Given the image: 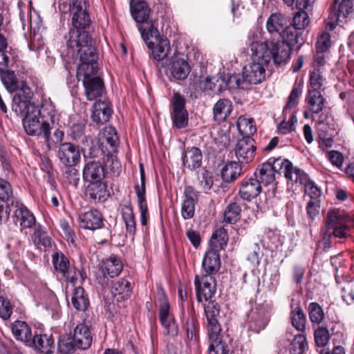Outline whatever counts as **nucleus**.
Returning a JSON list of instances; mask_svg holds the SVG:
<instances>
[{"instance_id": "f257e3e1", "label": "nucleus", "mask_w": 354, "mask_h": 354, "mask_svg": "<svg viewBox=\"0 0 354 354\" xmlns=\"http://www.w3.org/2000/svg\"><path fill=\"white\" fill-rule=\"evenodd\" d=\"M53 120L54 117L53 106L47 103H42L40 106H30L23 113L17 114L23 118V125L27 134L32 136H43L48 150L57 148L64 136V133L57 129L53 136H51L50 126L46 120V115Z\"/></svg>"}, {"instance_id": "f03ea898", "label": "nucleus", "mask_w": 354, "mask_h": 354, "mask_svg": "<svg viewBox=\"0 0 354 354\" xmlns=\"http://www.w3.org/2000/svg\"><path fill=\"white\" fill-rule=\"evenodd\" d=\"M283 173L286 179L295 183L302 184L306 175L301 169L294 167L288 159L281 157L270 158L267 162L261 163L256 169L254 176L261 185L265 186L276 185V174Z\"/></svg>"}, {"instance_id": "7ed1b4c3", "label": "nucleus", "mask_w": 354, "mask_h": 354, "mask_svg": "<svg viewBox=\"0 0 354 354\" xmlns=\"http://www.w3.org/2000/svg\"><path fill=\"white\" fill-rule=\"evenodd\" d=\"M66 44L68 48H77L80 63L77 74L98 71L97 50L93 45V40L88 31L72 35L67 39Z\"/></svg>"}, {"instance_id": "20e7f679", "label": "nucleus", "mask_w": 354, "mask_h": 354, "mask_svg": "<svg viewBox=\"0 0 354 354\" xmlns=\"http://www.w3.org/2000/svg\"><path fill=\"white\" fill-rule=\"evenodd\" d=\"M252 62L243 67L241 74H234L230 77L229 81L234 82L239 88H244L249 84H257L266 78V66L269 64L264 60L261 53L251 50Z\"/></svg>"}, {"instance_id": "39448f33", "label": "nucleus", "mask_w": 354, "mask_h": 354, "mask_svg": "<svg viewBox=\"0 0 354 354\" xmlns=\"http://www.w3.org/2000/svg\"><path fill=\"white\" fill-rule=\"evenodd\" d=\"M130 11L133 19L138 24L143 40L147 47L151 48L152 44L147 40L150 37L157 38L159 32L156 27L155 21L151 18V10L149 4L143 0H131Z\"/></svg>"}, {"instance_id": "423d86ee", "label": "nucleus", "mask_w": 354, "mask_h": 354, "mask_svg": "<svg viewBox=\"0 0 354 354\" xmlns=\"http://www.w3.org/2000/svg\"><path fill=\"white\" fill-rule=\"evenodd\" d=\"M250 47V50L261 53L264 60L268 63L272 59L276 64H280L289 59L292 50L282 39L277 41H252Z\"/></svg>"}, {"instance_id": "0eeeda50", "label": "nucleus", "mask_w": 354, "mask_h": 354, "mask_svg": "<svg viewBox=\"0 0 354 354\" xmlns=\"http://www.w3.org/2000/svg\"><path fill=\"white\" fill-rule=\"evenodd\" d=\"M98 71L77 74L78 80L82 79L84 95L89 101L97 100L105 93L103 80L97 75Z\"/></svg>"}, {"instance_id": "6e6552de", "label": "nucleus", "mask_w": 354, "mask_h": 354, "mask_svg": "<svg viewBox=\"0 0 354 354\" xmlns=\"http://www.w3.org/2000/svg\"><path fill=\"white\" fill-rule=\"evenodd\" d=\"M88 7L89 4L86 0H75L73 1L74 13L72 18V24L75 29L69 32L68 36L66 37V39L75 33L79 34L87 31L86 28L91 24L88 12Z\"/></svg>"}, {"instance_id": "1a4fd4ad", "label": "nucleus", "mask_w": 354, "mask_h": 354, "mask_svg": "<svg viewBox=\"0 0 354 354\" xmlns=\"http://www.w3.org/2000/svg\"><path fill=\"white\" fill-rule=\"evenodd\" d=\"M79 147H80V152L82 153L85 159H93L99 158L101 155H104L107 158L106 162L111 161L113 165L118 166L120 165L116 160L114 161L111 151L104 149V142L100 140H95L92 136L87 137V140H85Z\"/></svg>"}, {"instance_id": "9d476101", "label": "nucleus", "mask_w": 354, "mask_h": 354, "mask_svg": "<svg viewBox=\"0 0 354 354\" xmlns=\"http://www.w3.org/2000/svg\"><path fill=\"white\" fill-rule=\"evenodd\" d=\"M185 97L179 92H174L171 102V118L173 126L180 129L188 124L189 115L185 108Z\"/></svg>"}, {"instance_id": "9b49d317", "label": "nucleus", "mask_w": 354, "mask_h": 354, "mask_svg": "<svg viewBox=\"0 0 354 354\" xmlns=\"http://www.w3.org/2000/svg\"><path fill=\"white\" fill-rule=\"evenodd\" d=\"M191 66L189 62L179 57H172L169 63L162 68L169 78V81L185 80L190 73Z\"/></svg>"}, {"instance_id": "f8f14e48", "label": "nucleus", "mask_w": 354, "mask_h": 354, "mask_svg": "<svg viewBox=\"0 0 354 354\" xmlns=\"http://www.w3.org/2000/svg\"><path fill=\"white\" fill-rule=\"evenodd\" d=\"M13 96L12 110L16 114L23 113L25 111L30 109V106H37L30 100L33 97V92L24 81H21L19 84V89Z\"/></svg>"}, {"instance_id": "ddd939ff", "label": "nucleus", "mask_w": 354, "mask_h": 354, "mask_svg": "<svg viewBox=\"0 0 354 354\" xmlns=\"http://www.w3.org/2000/svg\"><path fill=\"white\" fill-rule=\"evenodd\" d=\"M194 284L198 302H202L203 299L210 300L216 292V281L214 276L204 274L201 276L196 275Z\"/></svg>"}, {"instance_id": "4468645a", "label": "nucleus", "mask_w": 354, "mask_h": 354, "mask_svg": "<svg viewBox=\"0 0 354 354\" xmlns=\"http://www.w3.org/2000/svg\"><path fill=\"white\" fill-rule=\"evenodd\" d=\"M57 157L63 166L77 165L80 162L81 152L79 146L63 140L57 145Z\"/></svg>"}, {"instance_id": "2eb2a0df", "label": "nucleus", "mask_w": 354, "mask_h": 354, "mask_svg": "<svg viewBox=\"0 0 354 354\" xmlns=\"http://www.w3.org/2000/svg\"><path fill=\"white\" fill-rule=\"evenodd\" d=\"M257 147L252 137L242 138L236 143L234 149L235 155L240 164H248L254 158Z\"/></svg>"}, {"instance_id": "dca6fc26", "label": "nucleus", "mask_w": 354, "mask_h": 354, "mask_svg": "<svg viewBox=\"0 0 354 354\" xmlns=\"http://www.w3.org/2000/svg\"><path fill=\"white\" fill-rule=\"evenodd\" d=\"M123 263L121 259L116 255L112 254L110 257L102 261V271L103 276L97 277L98 283L102 286L105 287L108 286L109 279L105 275L106 272L110 277L113 278L120 274L123 269Z\"/></svg>"}, {"instance_id": "f3484780", "label": "nucleus", "mask_w": 354, "mask_h": 354, "mask_svg": "<svg viewBox=\"0 0 354 354\" xmlns=\"http://www.w3.org/2000/svg\"><path fill=\"white\" fill-rule=\"evenodd\" d=\"M183 197L181 207L182 216L185 220L191 219L195 214V206L198 201L199 192L192 186H185Z\"/></svg>"}, {"instance_id": "a211bd4d", "label": "nucleus", "mask_w": 354, "mask_h": 354, "mask_svg": "<svg viewBox=\"0 0 354 354\" xmlns=\"http://www.w3.org/2000/svg\"><path fill=\"white\" fill-rule=\"evenodd\" d=\"M155 39L158 41V44L156 46H154V44L152 41H149V39L147 40L148 42L152 44L151 48H149L151 50L153 58L156 61V67L162 73V68H164L169 61L167 56L171 50L170 43L167 39H160V35Z\"/></svg>"}, {"instance_id": "6ab92c4d", "label": "nucleus", "mask_w": 354, "mask_h": 354, "mask_svg": "<svg viewBox=\"0 0 354 354\" xmlns=\"http://www.w3.org/2000/svg\"><path fill=\"white\" fill-rule=\"evenodd\" d=\"M106 174L105 166L94 160L86 162L82 169V178L85 183L104 180Z\"/></svg>"}, {"instance_id": "aec40b11", "label": "nucleus", "mask_w": 354, "mask_h": 354, "mask_svg": "<svg viewBox=\"0 0 354 354\" xmlns=\"http://www.w3.org/2000/svg\"><path fill=\"white\" fill-rule=\"evenodd\" d=\"M86 196L93 203H103L110 196L106 183L104 181L86 183Z\"/></svg>"}, {"instance_id": "412c9836", "label": "nucleus", "mask_w": 354, "mask_h": 354, "mask_svg": "<svg viewBox=\"0 0 354 354\" xmlns=\"http://www.w3.org/2000/svg\"><path fill=\"white\" fill-rule=\"evenodd\" d=\"M113 113L112 104L109 100H96L92 107V120L97 124L107 122Z\"/></svg>"}, {"instance_id": "4be33fe9", "label": "nucleus", "mask_w": 354, "mask_h": 354, "mask_svg": "<svg viewBox=\"0 0 354 354\" xmlns=\"http://www.w3.org/2000/svg\"><path fill=\"white\" fill-rule=\"evenodd\" d=\"M248 330L259 333L268 323L269 318L261 308H252L248 314Z\"/></svg>"}, {"instance_id": "5701e85b", "label": "nucleus", "mask_w": 354, "mask_h": 354, "mask_svg": "<svg viewBox=\"0 0 354 354\" xmlns=\"http://www.w3.org/2000/svg\"><path fill=\"white\" fill-rule=\"evenodd\" d=\"M229 78L226 77L221 73H218L214 76H207L203 81H201L203 91H211L215 94H220L224 91L227 86L233 82L229 81Z\"/></svg>"}, {"instance_id": "b1692460", "label": "nucleus", "mask_w": 354, "mask_h": 354, "mask_svg": "<svg viewBox=\"0 0 354 354\" xmlns=\"http://www.w3.org/2000/svg\"><path fill=\"white\" fill-rule=\"evenodd\" d=\"M261 189V185L254 177L245 178L241 181L239 195L242 199L250 201L260 194Z\"/></svg>"}, {"instance_id": "393cba45", "label": "nucleus", "mask_w": 354, "mask_h": 354, "mask_svg": "<svg viewBox=\"0 0 354 354\" xmlns=\"http://www.w3.org/2000/svg\"><path fill=\"white\" fill-rule=\"evenodd\" d=\"M218 251L209 249L205 254L202 262V268L205 272L204 274L214 276L221 268V259Z\"/></svg>"}, {"instance_id": "a878e982", "label": "nucleus", "mask_w": 354, "mask_h": 354, "mask_svg": "<svg viewBox=\"0 0 354 354\" xmlns=\"http://www.w3.org/2000/svg\"><path fill=\"white\" fill-rule=\"evenodd\" d=\"M79 222L81 227L91 230L101 228L103 223L102 214L96 210H91L79 216Z\"/></svg>"}, {"instance_id": "bb28decb", "label": "nucleus", "mask_w": 354, "mask_h": 354, "mask_svg": "<svg viewBox=\"0 0 354 354\" xmlns=\"http://www.w3.org/2000/svg\"><path fill=\"white\" fill-rule=\"evenodd\" d=\"M72 337L76 342L77 348L86 350L92 343V337L88 326L84 323L78 324L73 330Z\"/></svg>"}, {"instance_id": "cd10ccee", "label": "nucleus", "mask_w": 354, "mask_h": 354, "mask_svg": "<svg viewBox=\"0 0 354 354\" xmlns=\"http://www.w3.org/2000/svg\"><path fill=\"white\" fill-rule=\"evenodd\" d=\"M203 153L196 147H187L185 149L183 156V165L189 170H195L201 167Z\"/></svg>"}, {"instance_id": "c85d7f7f", "label": "nucleus", "mask_w": 354, "mask_h": 354, "mask_svg": "<svg viewBox=\"0 0 354 354\" xmlns=\"http://www.w3.org/2000/svg\"><path fill=\"white\" fill-rule=\"evenodd\" d=\"M53 263L56 270L61 272L65 278L71 282L75 283L77 280L75 272L72 274L70 269V262L62 252H56L53 256Z\"/></svg>"}, {"instance_id": "c756f323", "label": "nucleus", "mask_w": 354, "mask_h": 354, "mask_svg": "<svg viewBox=\"0 0 354 354\" xmlns=\"http://www.w3.org/2000/svg\"><path fill=\"white\" fill-rule=\"evenodd\" d=\"M305 101L313 115H320L324 112L326 100L318 91H308Z\"/></svg>"}, {"instance_id": "7c9ffc66", "label": "nucleus", "mask_w": 354, "mask_h": 354, "mask_svg": "<svg viewBox=\"0 0 354 354\" xmlns=\"http://www.w3.org/2000/svg\"><path fill=\"white\" fill-rule=\"evenodd\" d=\"M29 346L44 354H52L55 349V342L52 335L35 334Z\"/></svg>"}, {"instance_id": "2f4dec72", "label": "nucleus", "mask_w": 354, "mask_h": 354, "mask_svg": "<svg viewBox=\"0 0 354 354\" xmlns=\"http://www.w3.org/2000/svg\"><path fill=\"white\" fill-rule=\"evenodd\" d=\"M335 219V216L333 213H328L324 225L322 226L319 232V239L318 240L317 247L327 249L330 247L332 239L334 237L330 232V226Z\"/></svg>"}, {"instance_id": "473e14b6", "label": "nucleus", "mask_w": 354, "mask_h": 354, "mask_svg": "<svg viewBox=\"0 0 354 354\" xmlns=\"http://www.w3.org/2000/svg\"><path fill=\"white\" fill-rule=\"evenodd\" d=\"M287 26V20L280 12L272 13L266 21V29L272 35L277 34L281 36V32Z\"/></svg>"}, {"instance_id": "72a5a7b5", "label": "nucleus", "mask_w": 354, "mask_h": 354, "mask_svg": "<svg viewBox=\"0 0 354 354\" xmlns=\"http://www.w3.org/2000/svg\"><path fill=\"white\" fill-rule=\"evenodd\" d=\"M282 41L288 44L289 47L293 49L294 46L299 44L298 48L303 44V38L301 37V30L291 24L288 26L282 32L281 36Z\"/></svg>"}, {"instance_id": "f704fd0d", "label": "nucleus", "mask_w": 354, "mask_h": 354, "mask_svg": "<svg viewBox=\"0 0 354 354\" xmlns=\"http://www.w3.org/2000/svg\"><path fill=\"white\" fill-rule=\"evenodd\" d=\"M111 292L118 301H124L131 296V283L126 279H120L112 283Z\"/></svg>"}, {"instance_id": "c9c22d12", "label": "nucleus", "mask_w": 354, "mask_h": 354, "mask_svg": "<svg viewBox=\"0 0 354 354\" xmlns=\"http://www.w3.org/2000/svg\"><path fill=\"white\" fill-rule=\"evenodd\" d=\"M15 216L16 222L19 223L22 228H30L35 224V218L26 207L23 204L16 205Z\"/></svg>"}, {"instance_id": "e433bc0d", "label": "nucleus", "mask_w": 354, "mask_h": 354, "mask_svg": "<svg viewBox=\"0 0 354 354\" xmlns=\"http://www.w3.org/2000/svg\"><path fill=\"white\" fill-rule=\"evenodd\" d=\"M242 167L241 164L236 161H229L221 170V178L225 183L234 181L241 176Z\"/></svg>"}, {"instance_id": "4c0bfd02", "label": "nucleus", "mask_w": 354, "mask_h": 354, "mask_svg": "<svg viewBox=\"0 0 354 354\" xmlns=\"http://www.w3.org/2000/svg\"><path fill=\"white\" fill-rule=\"evenodd\" d=\"M12 333L18 340H21L30 345L32 339L31 329L29 326L24 322L17 321L12 326Z\"/></svg>"}, {"instance_id": "58836bf2", "label": "nucleus", "mask_w": 354, "mask_h": 354, "mask_svg": "<svg viewBox=\"0 0 354 354\" xmlns=\"http://www.w3.org/2000/svg\"><path fill=\"white\" fill-rule=\"evenodd\" d=\"M71 301L74 308L79 311H86L89 306V299L86 291L82 287L73 290Z\"/></svg>"}, {"instance_id": "ea45409f", "label": "nucleus", "mask_w": 354, "mask_h": 354, "mask_svg": "<svg viewBox=\"0 0 354 354\" xmlns=\"http://www.w3.org/2000/svg\"><path fill=\"white\" fill-rule=\"evenodd\" d=\"M228 235L227 230L223 227L217 229L212 235L210 239V249L215 251L224 250L228 243Z\"/></svg>"}, {"instance_id": "a19ab883", "label": "nucleus", "mask_w": 354, "mask_h": 354, "mask_svg": "<svg viewBox=\"0 0 354 354\" xmlns=\"http://www.w3.org/2000/svg\"><path fill=\"white\" fill-rule=\"evenodd\" d=\"M76 165H66L61 169L62 176L64 184L77 187L80 180V174Z\"/></svg>"}, {"instance_id": "79ce46f5", "label": "nucleus", "mask_w": 354, "mask_h": 354, "mask_svg": "<svg viewBox=\"0 0 354 354\" xmlns=\"http://www.w3.org/2000/svg\"><path fill=\"white\" fill-rule=\"evenodd\" d=\"M232 112L231 102L227 99L219 100L214 106L213 113L215 120L223 121Z\"/></svg>"}, {"instance_id": "37998d69", "label": "nucleus", "mask_w": 354, "mask_h": 354, "mask_svg": "<svg viewBox=\"0 0 354 354\" xmlns=\"http://www.w3.org/2000/svg\"><path fill=\"white\" fill-rule=\"evenodd\" d=\"M290 320L292 326L299 332L303 333L306 328V317L300 306L292 308L290 312Z\"/></svg>"}, {"instance_id": "c03bdc74", "label": "nucleus", "mask_w": 354, "mask_h": 354, "mask_svg": "<svg viewBox=\"0 0 354 354\" xmlns=\"http://www.w3.org/2000/svg\"><path fill=\"white\" fill-rule=\"evenodd\" d=\"M241 207L236 202L230 203L223 212V223L235 224L241 218Z\"/></svg>"}, {"instance_id": "a18cd8bd", "label": "nucleus", "mask_w": 354, "mask_h": 354, "mask_svg": "<svg viewBox=\"0 0 354 354\" xmlns=\"http://www.w3.org/2000/svg\"><path fill=\"white\" fill-rule=\"evenodd\" d=\"M353 12V0H342L338 8L336 6L331 8L329 19L338 20L339 17L346 18Z\"/></svg>"}, {"instance_id": "49530a36", "label": "nucleus", "mask_w": 354, "mask_h": 354, "mask_svg": "<svg viewBox=\"0 0 354 354\" xmlns=\"http://www.w3.org/2000/svg\"><path fill=\"white\" fill-rule=\"evenodd\" d=\"M307 310L309 319L313 326L315 324L319 326L323 323L325 314L323 308L318 303L310 302L308 304Z\"/></svg>"}, {"instance_id": "de8ad7c7", "label": "nucleus", "mask_w": 354, "mask_h": 354, "mask_svg": "<svg viewBox=\"0 0 354 354\" xmlns=\"http://www.w3.org/2000/svg\"><path fill=\"white\" fill-rule=\"evenodd\" d=\"M236 127L243 138L251 137L257 131L254 120L243 116L238 118Z\"/></svg>"}, {"instance_id": "09e8293b", "label": "nucleus", "mask_w": 354, "mask_h": 354, "mask_svg": "<svg viewBox=\"0 0 354 354\" xmlns=\"http://www.w3.org/2000/svg\"><path fill=\"white\" fill-rule=\"evenodd\" d=\"M1 80L6 88L10 93L16 91L19 89V81L15 72L12 70H5L0 73Z\"/></svg>"}, {"instance_id": "8fccbe9b", "label": "nucleus", "mask_w": 354, "mask_h": 354, "mask_svg": "<svg viewBox=\"0 0 354 354\" xmlns=\"http://www.w3.org/2000/svg\"><path fill=\"white\" fill-rule=\"evenodd\" d=\"M187 310L189 316L187 318L186 324L185 326V330L187 331V338L191 341L196 340L197 322L194 316V309L193 304L187 302Z\"/></svg>"}, {"instance_id": "3c124183", "label": "nucleus", "mask_w": 354, "mask_h": 354, "mask_svg": "<svg viewBox=\"0 0 354 354\" xmlns=\"http://www.w3.org/2000/svg\"><path fill=\"white\" fill-rule=\"evenodd\" d=\"M328 213H333L335 216V219L330 226V232L334 237L345 238L348 235L350 227L339 221V213L336 210H329Z\"/></svg>"}, {"instance_id": "603ef678", "label": "nucleus", "mask_w": 354, "mask_h": 354, "mask_svg": "<svg viewBox=\"0 0 354 354\" xmlns=\"http://www.w3.org/2000/svg\"><path fill=\"white\" fill-rule=\"evenodd\" d=\"M77 348L76 342H75L71 333L64 335L59 337L57 349L61 354H72Z\"/></svg>"}, {"instance_id": "864d4df0", "label": "nucleus", "mask_w": 354, "mask_h": 354, "mask_svg": "<svg viewBox=\"0 0 354 354\" xmlns=\"http://www.w3.org/2000/svg\"><path fill=\"white\" fill-rule=\"evenodd\" d=\"M86 124L84 122L74 123L70 128L69 136L73 140L79 143L80 146L87 140V137H91L90 135H86Z\"/></svg>"}, {"instance_id": "5fc2aeb1", "label": "nucleus", "mask_w": 354, "mask_h": 354, "mask_svg": "<svg viewBox=\"0 0 354 354\" xmlns=\"http://www.w3.org/2000/svg\"><path fill=\"white\" fill-rule=\"evenodd\" d=\"M207 331L209 342L225 339L221 333V327L217 319L207 320Z\"/></svg>"}, {"instance_id": "6e6d98bb", "label": "nucleus", "mask_w": 354, "mask_h": 354, "mask_svg": "<svg viewBox=\"0 0 354 354\" xmlns=\"http://www.w3.org/2000/svg\"><path fill=\"white\" fill-rule=\"evenodd\" d=\"M314 338L317 346L324 347L326 346L330 338L328 328L319 325L314 331Z\"/></svg>"}, {"instance_id": "4d7b16f0", "label": "nucleus", "mask_w": 354, "mask_h": 354, "mask_svg": "<svg viewBox=\"0 0 354 354\" xmlns=\"http://www.w3.org/2000/svg\"><path fill=\"white\" fill-rule=\"evenodd\" d=\"M227 337L218 341L211 342L209 346V354H230V347L227 343Z\"/></svg>"}, {"instance_id": "13d9d810", "label": "nucleus", "mask_w": 354, "mask_h": 354, "mask_svg": "<svg viewBox=\"0 0 354 354\" xmlns=\"http://www.w3.org/2000/svg\"><path fill=\"white\" fill-rule=\"evenodd\" d=\"M324 81V79L319 68H315L310 75V87L308 91H321Z\"/></svg>"}, {"instance_id": "bf43d9fd", "label": "nucleus", "mask_w": 354, "mask_h": 354, "mask_svg": "<svg viewBox=\"0 0 354 354\" xmlns=\"http://www.w3.org/2000/svg\"><path fill=\"white\" fill-rule=\"evenodd\" d=\"M101 141L104 142V145L106 143L109 145L112 151L115 149L117 147L118 142V137L115 129L112 127L105 128L102 133V138L100 139ZM105 147V146L104 145Z\"/></svg>"}, {"instance_id": "052dcab7", "label": "nucleus", "mask_w": 354, "mask_h": 354, "mask_svg": "<svg viewBox=\"0 0 354 354\" xmlns=\"http://www.w3.org/2000/svg\"><path fill=\"white\" fill-rule=\"evenodd\" d=\"M328 118V114L325 112H323L320 115H319L317 121V138L326 136L330 134H333L330 130V128L326 123V120Z\"/></svg>"}, {"instance_id": "680f3d73", "label": "nucleus", "mask_w": 354, "mask_h": 354, "mask_svg": "<svg viewBox=\"0 0 354 354\" xmlns=\"http://www.w3.org/2000/svg\"><path fill=\"white\" fill-rule=\"evenodd\" d=\"M204 312L207 320L217 319L216 317L220 313V306L215 301L210 300L207 304L204 305Z\"/></svg>"}, {"instance_id": "e2e57ef3", "label": "nucleus", "mask_w": 354, "mask_h": 354, "mask_svg": "<svg viewBox=\"0 0 354 354\" xmlns=\"http://www.w3.org/2000/svg\"><path fill=\"white\" fill-rule=\"evenodd\" d=\"M12 198V189L9 182L0 178V200L8 202Z\"/></svg>"}, {"instance_id": "0e129e2a", "label": "nucleus", "mask_w": 354, "mask_h": 354, "mask_svg": "<svg viewBox=\"0 0 354 354\" xmlns=\"http://www.w3.org/2000/svg\"><path fill=\"white\" fill-rule=\"evenodd\" d=\"M330 46V35L328 32H323L317 38L316 42L317 53H324Z\"/></svg>"}, {"instance_id": "69168bd1", "label": "nucleus", "mask_w": 354, "mask_h": 354, "mask_svg": "<svg viewBox=\"0 0 354 354\" xmlns=\"http://www.w3.org/2000/svg\"><path fill=\"white\" fill-rule=\"evenodd\" d=\"M292 349L297 354H302L308 348V342L305 335L299 334L296 335L292 342Z\"/></svg>"}, {"instance_id": "338daca9", "label": "nucleus", "mask_w": 354, "mask_h": 354, "mask_svg": "<svg viewBox=\"0 0 354 354\" xmlns=\"http://www.w3.org/2000/svg\"><path fill=\"white\" fill-rule=\"evenodd\" d=\"M308 24L309 17L307 12L301 10L296 13L292 20V24L291 25L300 30H303L308 25Z\"/></svg>"}, {"instance_id": "774afa93", "label": "nucleus", "mask_w": 354, "mask_h": 354, "mask_svg": "<svg viewBox=\"0 0 354 354\" xmlns=\"http://www.w3.org/2000/svg\"><path fill=\"white\" fill-rule=\"evenodd\" d=\"M305 193L310 196L311 200H317L322 195L321 189L310 179H308L305 182Z\"/></svg>"}]
</instances>
